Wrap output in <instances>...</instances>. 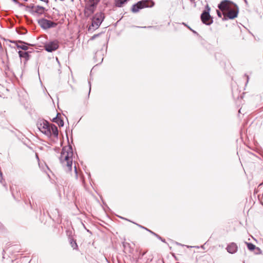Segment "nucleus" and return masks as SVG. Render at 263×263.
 Here are the masks:
<instances>
[{
	"label": "nucleus",
	"instance_id": "473e14b6",
	"mask_svg": "<svg viewBox=\"0 0 263 263\" xmlns=\"http://www.w3.org/2000/svg\"><path fill=\"white\" fill-rule=\"evenodd\" d=\"M74 172H75V173H76V174L77 175V174H78V172H77V167H76V165L74 166Z\"/></svg>",
	"mask_w": 263,
	"mask_h": 263
},
{
	"label": "nucleus",
	"instance_id": "f704fd0d",
	"mask_svg": "<svg viewBox=\"0 0 263 263\" xmlns=\"http://www.w3.org/2000/svg\"><path fill=\"white\" fill-rule=\"evenodd\" d=\"M182 24L184 25L185 26H186L187 28L188 26L185 23H183Z\"/></svg>",
	"mask_w": 263,
	"mask_h": 263
},
{
	"label": "nucleus",
	"instance_id": "a19ab883",
	"mask_svg": "<svg viewBox=\"0 0 263 263\" xmlns=\"http://www.w3.org/2000/svg\"><path fill=\"white\" fill-rule=\"evenodd\" d=\"M226 20V18H225L224 17L222 18V20Z\"/></svg>",
	"mask_w": 263,
	"mask_h": 263
},
{
	"label": "nucleus",
	"instance_id": "423d86ee",
	"mask_svg": "<svg viewBox=\"0 0 263 263\" xmlns=\"http://www.w3.org/2000/svg\"><path fill=\"white\" fill-rule=\"evenodd\" d=\"M37 23L43 29L54 28L57 26V24L56 23L45 18H41L38 20Z\"/></svg>",
	"mask_w": 263,
	"mask_h": 263
},
{
	"label": "nucleus",
	"instance_id": "c85d7f7f",
	"mask_svg": "<svg viewBox=\"0 0 263 263\" xmlns=\"http://www.w3.org/2000/svg\"><path fill=\"white\" fill-rule=\"evenodd\" d=\"M217 14L219 17H221L222 13L220 12L219 10H217Z\"/></svg>",
	"mask_w": 263,
	"mask_h": 263
},
{
	"label": "nucleus",
	"instance_id": "c756f323",
	"mask_svg": "<svg viewBox=\"0 0 263 263\" xmlns=\"http://www.w3.org/2000/svg\"><path fill=\"white\" fill-rule=\"evenodd\" d=\"M187 28H189L191 31H192L194 33L197 34V32L193 30L190 26H187Z\"/></svg>",
	"mask_w": 263,
	"mask_h": 263
},
{
	"label": "nucleus",
	"instance_id": "39448f33",
	"mask_svg": "<svg viewBox=\"0 0 263 263\" xmlns=\"http://www.w3.org/2000/svg\"><path fill=\"white\" fill-rule=\"evenodd\" d=\"M50 125L49 123L45 120H41L37 123V127L39 130L48 137L50 136Z\"/></svg>",
	"mask_w": 263,
	"mask_h": 263
},
{
	"label": "nucleus",
	"instance_id": "7ed1b4c3",
	"mask_svg": "<svg viewBox=\"0 0 263 263\" xmlns=\"http://www.w3.org/2000/svg\"><path fill=\"white\" fill-rule=\"evenodd\" d=\"M155 3L151 0H142L133 5L132 11L134 13L138 12L139 10L144 8L152 7Z\"/></svg>",
	"mask_w": 263,
	"mask_h": 263
},
{
	"label": "nucleus",
	"instance_id": "0eeeda50",
	"mask_svg": "<svg viewBox=\"0 0 263 263\" xmlns=\"http://www.w3.org/2000/svg\"><path fill=\"white\" fill-rule=\"evenodd\" d=\"M59 41L54 40L46 43L44 45L45 49L49 52L56 50L59 47Z\"/></svg>",
	"mask_w": 263,
	"mask_h": 263
},
{
	"label": "nucleus",
	"instance_id": "6e6552de",
	"mask_svg": "<svg viewBox=\"0 0 263 263\" xmlns=\"http://www.w3.org/2000/svg\"><path fill=\"white\" fill-rule=\"evenodd\" d=\"M200 19L202 23L206 25H210L213 22V17L208 11L202 12L200 15Z\"/></svg>",
	"mask_w": 263,
	"mask_h": 263
},
{
	"label": "nucleus",
	"instance_id": "393cba45",
	"mask_svg": "<svg viewBox=\"0 0 263 263\" xmlns=\"http://www.w3.org/2000/svg\"><path fill=\"white\" fill-rule=\"evenodd\" d=\"M99 35V34H95L93 35L91 38L90 40H93L95 39H96L97 37H98Z\"/></svg>",
	"mask_w": 263,
	"mask_h": 263
},
{
	"label": "nucleus",
	"instance_id": "1a4fd4ad",
	"mask_svg": "<svg viewBox=\"0 0 263 263\" xmlns=\"http://www.w3.org/2000/svg\"><path fill=\"white\" fill-rule=\"evenodd\" d=\"M234 4L228 0L222 1L218 5V8L222 12L227 11L231 9V5Z\"/></svg>",
	"mask_w": 263,
	"mask_h": 263
},
{
	"label": "nucleus",
	"instance_id": "58836bf2",
	"mask_svg": "<svg viewBox=\"0 0 263 263\" xmlns=\"http://www.w3.org/2000/svg\"><path fill=\"white\" fill-rule=\"evenodd\" d=\"M191 2H194L195 0H190Z\"/></svg>",
	"mask_w": 263,
	"mask_h": 263
},
{
	"label": "nucleus",
	"instance_id": "4468645a",
	"mask_svg": "<svg viewBox=\"0 0 263 263\" xmlns=\"http://www.w3.org/2000/svg\"><path fill=\"white\" fill-rule=\"evenodd\" d=\"M50 132V136L53 135L54 137L58 138L59 135V132L57 127L53 124H51L49 127Z\"/></svg>",
	"mask_w": 263,
	"mask_h": 263
},
{
	"label": "nucleus",
	"instance_id": "f03ea898",
	"mask_svg": "<svg viewBox=\"0 0 263 263\" xmlns=\"http://www.w3.org/2000/svg\"><path fill=\"white\" fill-rule=\"evenodd\" d=\"M105 18L104 14L99 12L95 14L92 17L91 24L89 26L88 30H95L99 28Z\"/></svg>",
	"mask_w": 263,
	"mask_h": 263
},
{
	"label": "nucleus",
	"instance_id": "9b49d317",
	"mask_svg": "<svg viewBox=\"0 0 263 263\" xmlns=\"http://www.w3.org/2000/svg\"><path fill=\"white\" fill-rule=\"evenodd\" d=\"M11 42L14 44L17 48L21 49L24 51H26L28 49L27 45L29 44L24 41L17 40L11 41Z\"/></svg>",
	"mask_w": 263,
	"mask_h": 263
},
{
	"label": "nucleus",
	"instance_id": "a878e982",
	"mask_svg": "<svg viewBox=\"0 0 263 263\" xmlns=\"http://www.w3.org/2000/svg\"><path fill=\"white\" fill-rule=\"evenodd\" d=\"M90 1L92 2H94L95 4H98L101 1V0H89Z\"/></svg>",
	"mask_w": 263,
	"mask_h": 263
},
{
	"label": "nucleus",
	"instance_id": "b1692460",
	"mask_svg": "<svg viewBox=\"0 0 263 263\" xmlns=\"http://www.w3.org/2000/svg\"><path fill=\"white\" fill-rule=\"evenodd\" d=\"M59 116H61L60 114L58 113L57 116L52 119V122L55 123L57 122V120L58 119V117Z\"/></svg>",
	"mask_w": 263,
	"mask_h": 263
},
{
	"label": "nucleus",
	"instance_id": "aec40b11",
	"mask_svg": "<svg viewBox=\"0 0 263 263\" xmlns=\"http://www.w3.org/2000/svg\"><path fill=\"white\" fill-rule=\"evenodd\" d=\"M16 31L18 34H22V35L25 34L27 32V30L25 28H24L16 29Z\"/></svg>",
	"mask_w": 263,
	"mask_h": 263
},
{
	"label": "nucleus",
	"instance_id": "cd10ccee",
	"mask_svg": "<svg viewBox=\"0 0 263 263\" xmlns=\"http://www.w3.org/2000/svg\"><path fill=\"white\" fill-rule=\"evenodd\" d=\"M146 252H144L142 253H140V255L139 256V258L141 259L146 254Z\"/></svg>",
	"mask_w": 263,
	"mask_h": 263
},
{
	"label": "nucleus",
	"instance_id": "ddd939ff",
	"mask_svg": "<svg viewBox=\"0 0 263 263\" xmlns=\"http://www.w3.org/2000/svg\"><path fill=\"white\" fill-rule=\"evenodd\" d=\"M237 245L234 243L232 242L229 245L227 248V250L228 252L230 253L233 254L237 251Z\"/></svg>",
	"mask_w": 263,
	"mask_h": 263
},
{
	"label": "nucleus",
	"instance_id": "f3484780",
	"mask_svg": "<svg viewBox=\"0 0 263 263\" xmlns=\"http://www.w3.org/2000/svg\"><path fill=\"white\" fill-rule=\"evenodd\" d=\"M129 0H115V5L118 7H121Z\"/></svg>",
	"mask_w": 263,
	"mask_h": 263
},
{
	"label": "nucleus",
	"instance_id": "72a5a7b5",
	"mask_svg": "<svg viewBox=\"0 0 263 263\" xmlns=\"http://www.w3.org/2000/svg\"><path fill=\"white\" fill-rule=\"evenodd\" d=\"M89 93H90V91L91 90V85H90V82H89Z\"/></svg>",
	"mask_w": 263,
	"mask_h": 263
},
{
	"label": "nucleus",
	"instance_id": "4c0bfd02",
	"mask_svg": "<svg viewBox=\"0 0 263 263\" xmlns=\"http://www.w3.org/2000/svg\"><path fill=\"white\" fill-rule=\"evenodd\" d=\"M245 2L247 4V0H244Z\"/></svg>",
	"mask_w": 263,
	"mask_h": 263
},
{
	"label": "nucleus",
	"instance_id": "bb28decb",
	"mask_svg": "<svg viewBox=\"0 0 263 263\" xmlns=\"http://www.w3.org/2000/svg\"><path fill=\"white\" fill-rule=\"evenodd\" d=\"M210 7L207 5L205 6V10H204L203 11H208V12H210Z\"/></svg>",
	"mask_w": 263,
	"mask_h": 263
},
{
	"label": "nucleus",
	"instance_id": "79ce46f5",
	"mask_svg": "<svg viewBox=\"0 0 263 263\" xmlns=\"http://www.w3.org/2000/svg\"><path fill=\"white\" fill-rule=\"evenodd\" d=\"M20 5H21V6H24V5H23V4H20Z\"/></svg>",
	"mask_w": 263,
	"mask_h": 263
},
{
	"label": "nucleus",
	"instance_id": "37998d69",
	"mask_svg": "<svg viewBox=\"0 0 263 263\" xmlns=\"http://www.w3.org/2000/svg\"><path fill=\"white\" fill-rule=\"evenodd\" d=\"M25 1H27L28 0H24Z\"/></svg>",
	"mask_w": 263,
	"mask_h": 263
},
{
	"label": "nucleus",
	"instance_id": "412c9836",
	"mask_svg": "<svg viewBox=\"0 0 263 263\" xmlns=\"http://www.w3.org/2000/svg\"><path fill=\"white\" fill-rule=\"evenodd\" d=\"M253 251L254 252V253L255 255H260V254H262V253L261 250L257 247H256L255 249H254L253 250Z\"/></svg>",
	"mask_w": 263,
	"mask_h": 263
},
{
	"label": "nucleus",
	"instance_id": "dca6fc26",
	"mask_svg": "<svg viewBox=\"0 0 263 263\" xmlns=\"http://www.w3.org/2000/svg\"><path fill=\"white\" fill-rule=\"evenodd\" d=\"M137 225L142 228V229H143L145 230H146L147 231L149 232V233H151V234H152L153 235H154V236H155L156 237H157L159 239L161 240L163 242H165V240L164 239H163L161 237H160L159 235H158L157 234L155 233V232L152 231L151 230L148 229L147 228L141 226V225H140L139 224H137Z\"/></svg>",
	"mask_w": 263,
	"mask_h": 263
},
{
	"label": "nucleus",
	"instance_id": "9d476101",
	"mask_svg": "<svg viewBox=\"0 0 263 263\" xmlns=\"http://www.w3.org/2000/svg\"><path fill=\"white\" fill-rule=\"evenodd\" d=\"M234 8L228 10L226 16L230 20H233L237 17L238 13V7L236 4H233Z\"/></svg>",
	"mask_w": 263,
	"mask_h": 263
},
{
	"label": "nucleus",
	"instance_id": "c9c22d12",
	"mask_svg": "<svg viewBox=\"0 0 263 263\" xmlns=\"http://www.w3.org/2000/svg\"><path fill=\"white\" fill-rule=\"evenodd\" d=\"M15 3H17V0H12Z\"/></svg>",
	"mask_w": 263,
	"mask_h": 263
},
{
	"label": "nucleus",
	"instance_id": "20e7f679",
	"mask_svg": "<svg viewBox=\"0 0 263 263\" xmlns=\"http://www.w3.org/2000/svg\"><path fill=\"white\" fill-rule=\"evenodd\" d=\"M97 4H95L94 2L90 1L89 0L86 1L84 10L85 16L87 17H89L93 14L97 8Z\"/></svg>",
	"mask_w": 263,
	"mask_h": 263
},
{
	"label": "nucleus",
	"instance_id": "2f4dec72",
	"mask_svg": "<svg viewBox=\"0 0 263 263\" xmlns=\"http://www.w3.org/2000/svg\"><path fill=\"white\" fill-rule=\"evenodd\" d=\"M245 77H246V79H247V83H248V81H249V76H248V75H247V74H245Z\"/></svg>",
	"mask_w": 263,
	"mask_h": 263
},
{
	"label": "nucleus",
	"instance_id": "ea45409f",
	"mask_svg": "<svg viewBox=\"0 0 263 263\" xmlns=\"http://www.w3.org/2000/svg\"><path fill=\"white\" fill-rule=\"evenodd\" d=\"M36 156L37 158L39 159L38 156L37 155H36Z\"/></svg>",
	"mask_w": 263,
	"mask_h": 263
},
{
	"label": "nucleus",
	"instance_id": "a211bd4d",
	"mask_svg": "<svg viewBox=\"0 0 263 263\" xmlns=\"http://www.w3.org/2000/svg\"><path fill=\"white\" fill-rule=\"evenodd\" d=\"M69 242H70V245H71V247L73 249L77 250L78 249V245H77V243L76 242V240H74L72 238H69Z\"/></svg>",
	"mask_w": 263,
	"mask_h": 263
},
{
	"label": "nucleus",
	"instance_id": "f8f14e48",
	"mask_svg": "<svg viewBox=\"0 0 263 263\" xmlns=\"http://www.w3.org/2000/svg\"><path fill=\"white\" fill-rule=\"evenodd\" d=\"M46 10L45 8L44 7L37 5L35 6L34 10H30V13L33 15L37 14L38 15H40L44 14Z\"/></svg>",
	"mask_w": 263,
	"mask_h": 263
},
{
	"label": "nucleus",
	"instance_id": "c03bdc74",
	"mask_svg": "<svg viewBox=\"0 0 263 263\" xmlns=\"http://www.w3.org/2000/svg\"><path fill=\"white\" fill-rule=\"evenodd\" d=\"M176 263H180V262H176Z\"/></svg>",
	"mask_w": 263,
	"mask_h": 263
},
{
	"label": "nucleus",
	"instance_id": "7c9ffc66",
	"mask_svg": "<svg viewBox=\"0 0 263 263\" xmlns=\"http://www.w3.org/2000/svg\"><path fill=\"white\" fill-rule=\"evenodd\" d=\"M123 246H124V249H126V247H129V243H124V244H123Z\"/></svg>",
	"mask_w": 263,
	"mask_h": 263
},
{
	"label": "nucleus",
	"instance_id": "6ab92c4d",
	"mask_svg": "<svg viewBox=\"0 0 263 263\" xmlns=\"http://www.w3.org/2000/svg\"><path fill=\"white\" fill-rule=\"evenodd\" d=\"M246 244L247 245L248 249L251 251H253V250L255 249L256 246L254 244L250 243V242H245Z\"/></svg>",
	"mask_w": 263,
	"mask_h": 263
},
{
	"label": "nucleus",
	"instance_id": "e433bc0d",
	"mask_svg": "<svg viewBox=\"0 0 263 263\" xmlns=\"http://www.w3.org/2000/svg\"><path fill=\"white\" fill-rule=\"evenodd\" d=\"M2 174L1 172H0V179H1V177H2Z\"/></svg>",
	"mask_w": 263,
	"mask_h": 263
},
{
	"label": "nucleus",
	"instance_id": "f257e3e1",
	"mask_svg": "<svg viewBox=\"0 0 263 263\" xmlns=\"http://www.w3.org/2000/svg\"><path fill=\"white\" fill-rule=\"evenodd\" d=\"M73 152L71 145L63 147L60 161L63 166H66L69 171H71L72 165Z\"/></svg>",
	"mask_w": 263,
	"mask_h": 263
},
{
	"label": "nucleus",
	"instance_id": "5701e85b",
	"mask_svg": "<svg viewBox=\"0 0 263 263\" xmlns=\"http://www.w3.org/2000/svg\"><path fill=\"white\" fill-rule=\"evenodd\" d=\"M35 7V6L33 4H31L26 6V10L30 12V10H34Z\"/></svg>",
	"mask_w": 263,
	"mask_h": 263
},
{
	"label": "nucleus",
	"instance_id": "4be33fe9",
	"mask_svg": "<svg viewBox=\"0 0 263 263\" xmlns=\"http://www.w3.org/2000/svg\"><path fill=\"white\" fill-rule=\"evenodd\" d=\"M56 123L60 126V127H62L64 126V121L63 120L61 119V116H59L58 117V119L57 120V122H56Z\"/></svg>",
	"mask_w": 263,
	"mask_h": 263
},
{
	"label": "nucleus",
	"instance_id": "2eb2a0df",
	"mask_svg": "<svg viewBox=\"0 0 263 263\" xmlns=\"http://www.w3.org/2000/svg\"><path fill=\"white\" fill-rule=\"evenodd\" d=\"M18 53L21 58H24L26 61H28L30 58V55L28 51H23L20 50L18 51Z\"/></svg>",
	"mask_w": 263,
	"mask_h": 263
}]
</instances>
